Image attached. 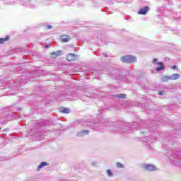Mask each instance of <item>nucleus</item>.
Segmentation results:
<instances>
[{
	"label": "nucleus",
	"instance_id": "1",
	"mask_svg": "<svg viewBox=\"0 0 181 181\" xmlns=\"http://www.w3.org/2000/svg\"><path fill=\"white\" fill-rule=\"evenodd\" d=\"M121 61L123 63H136V58L135 56L126 55L121 58Z\"/></svg>",
	"mask_w": 181,
	"mask_h": 181
},
{
	"label": "nucleus",
	"instance_id": "2",
	"mask_svg": "<svg viewBox=\"0 0 181 181\" xmlns=\"http://www.w3.org/2000/svg\"><path fill=\"white\" fill-rule=\"evenodd\" d=\"M152 63H153V64H155V65L157 64V66H160L156 68V70L157 71H162V70H165V66L163 65V63L158 62L157 58L153 59Z\"/></svg>",
	"mask_w": 181,
	"mask_h": 181
},
{
	"label": "nucleus",
	"instance_id": "3",
	"mask_svg": "<svg viewBox=\"0 0 181 181\" xmlns=\"http://www.w3.org/2000/svg\"><path fill=\"white\" fill-rule=\"evenodd\" d=\"M170 160L172 162L173 165H175V166H180L181 167L180 157L176 156L175 158H170Z\"/></svg>",
	"mask_w": 181,
	"mask_h": 181
},
{
	"label": "nucleus",
	"instance_id": "4",
	"mask_svg": "<svg viewBox=\"0 0 181 181\" xmlns=\"http://www.w3.org/2000/svg\"><path fill=\"white\" fill-rule=\"evenodd\" d=\"M149 12V6L142 7L138 11L139 15H146Z\"/></svg>",
	"mask_w": 181,
	"mask_h": 181
},
{
	"label": "nucleus",
	"instance_id": "5",
	"mask_svg": "<svg viewBox=\"0 0 181 181\" xmlns=\"http://www.w3.org/2000/svg\"><path fill=\"white\" fill-rule=\"evenodd\" d=\"M103 124V118L101 119V120H99L98 123L97 122H93L91 124H88V127H90V128H95L96 129H98V131H101V129H98L97 128H98V127H100V124Z\"/></svg>",
	"mask_w": 181,
	"mask_h": 181
},
{
	"label": "nucleus",
	"instance_id": "6",
	"mask_svg": "<svg viewBox=\"0 0 181 181\" xmlns=\"http://www.w3.org/2000/svg\"><path fill=\"white\" fill-rule=\"evenodd\" d=\"M144 168L146 170H148L150 172H152V170H156V167H155V165H149V164H146L144 166Z\"/></svg>",
	"mask_w": 181,
	"mask_h": 181
},
{
	"label": "nucleus",
	"instance_id": "7",
	"mask_svg": "<svg viewBox=\"0 0 181 181\" xmlns=\"http://www.w3.org/2000/svg\"><path fill=\"white\" fill-rule=\"evenodd\" d=\"M154 139H156H156H159V138H158V136H156V133L152 134V135L151 136V139H150V140H148V141H146V144H147L148 145H151V144H153Z\"/></svg>",
	"mask_w": 181,
	"mask_h": 181
},
{
	"label": "nucleus",
	"instance_id": "8",
	"mask_svg": "<svg viewBox=\"0 0 181 181\" xmlns=\"http://www.w3.org/2000/svg\"><path fill=\"white\" fill-rule=\"evenodd\" d=\"M76 57H77V55L75 54H69L66 56V60H68V62H73V60L76 59Z\"/></svg>",
	"mask_w": 181,
	"mask_h": 181
},
{
	"label": "nucleus",
	"instance_id": "9",
	"mask_svg": "<svg viewBox=\"0 0 181 181\" xmlns=\"http://www.w3.org/2000/svg\"><path fill=\"white\" fill-rule=\"evenodd\" d=\"M125 129L127 130V132H132L134 129H136V127L134 124H130L125 126Z\"/></svg>",
	"mask_w": 181,
	"mask_h": 181
},
{
	"label": "nucleus",
	"instance_id": "10",
	"mask_svg": "<svg viewBox=\"0 0 181 181\" xmlns=\"http://www.w3.org/2000/svg\"><path fill=\"white\" fill-rule=\"evenodd\" d=\"M88 134H90L88 130H82L77 133V136L81 137L84 136V135H88Z\"/></svg>",
	"mask_w": 181,
	"mask_h": 181
},
{
	"label": "nucleus",
	"instance_id": "11",
	"mask_svg": "<svg viewBox=\"0 0 181 181\" xmlns=\"http://www.w3.org/2000/svg\"><path fill=\"white\" fill-rule=\"evenodd\" d=\"M62 42H64V43H67V42L70 41V37L67 35H64L61 37Z\"/></svg>",
	"mask_w": 181,
	"mask_h": 181
},
{
	"label": "nucleus",
	"instance_id": "12",
	"mask_svg": "<svg viewBox=\"0 0 181 181\" xmlns=\"http://www.w3.org/2000/svg\"><path fill=\"white\" fill-rule=\"evenodd\" d=\"M45 166H49V163L47 162L41 163L37 167V170H40V169H42V168H45Z\"/></svg>",
	"mask_w": 181,
	"mask_h": 181
},
{
	"label": "nucleus",
	"instance_id": "13",
	"mask_svg": "<svg viewBox=\"0 0 181 181\" xmlns=\"http://www.w3.org/2000/svg\"><path fill=\"white\" fill-rule=\"evenodd\" d=\"M180 78V74H174L170 76V80H179Z\"/></svg>",
	"mask_w": 181,
	"mask_h": 181
},
{
	"label": "nucleus",
	"instance_id": "14",
	"mask_svg": "<svg viewBox=\"0 0 181 181\" xmlns=\"http://www.w3.org/2000/svg\"><path fill=\"white\" fill-rule=\"evenodd\" d=\"M9 40V36L6 37L5 38H0V45H4L5 42Z\"/></svg>",
	"mask_w": 181,
	"mask_h": 181
},
{
	"label": "nucleus",
	"instance_id": "15",
	"mask_svg": "<svg viewBox=\"0 0 181 181\" xmlns=\"http://www.w3.org/2000/svg\"><path fill=\"white\" fill-rule=\"evenodd\" d=\"M61 112H63L64 114H70V109L67 108V107H65L62 110H60Z\"/></svg>",
	"mask_w": 181,
	"mask_h": 181
},
{
	"label": "nucleus",
	"instance_id": "16",
	"mask_svg": "<svg viewBox=\"0 0 181 181\" xmlns=\"http://www.w3.org/2000/svg\"><path fill=\"white\" fill-rule=\"evenodd\" d=\"M52 57L56 59L57 57V56H60V51H57L56 52H52Z\"/></svg>",
	"mask_w": 181,
	"mask_h": 181
},
{
	"label": "nucleus",
	"instance_id": "17",
	"mask_svg": "<svg viewBox=\"0 0 181 181\" xmlns=\"http://www.w3.org/2000/svg\"><path fill=\"white\" fill-rule=\"evenodd\" d=\"M169 80H171L170 79V76H165L163 77V78H162V81H164L165 83L169 81Z\"/></svg>",
	"mask_w": 181,
	"mask_h": 181
},
{
	"label": "nucleus",
	"instance_id": "18",
	"mask_svg": "<svg viewBox=\"0 0 181 181\" xmlns=\"http://www.w3.org/2000/svg\"><path fill=\"white\" fill-rule=\"evenodd\" d=\"M115 97H117V98H125V97H127V95L124 93H120V94L116 95Z\"/></svg>",
	"mask_w": 181,
	"mask_h": 181
},
{
	"label": "nucleus",
	"instance_id": "19",
	"mask_svg": "<svg viewBox=\"0 0 181 181\" xmlns=\"http://www.w3.org/2000/svg\"><path fill=\"white\" fill-rule=\"evenodd\" d=\"M107 175L109 176V177H112L114 176V174L111 171V170H107Z\"/></svg>",
	"mask_w": 181,
	"mask_h": 181
},
{
	"label": "nucleus",
	"instance_id": "20",
	"mask_svg": "<svg viewBox=\"0 0 181 181\" xmlns=\"http://www.w3.org/2000/svg\"><path fill=\"white\" fill-rule=\"evenodd\" d=\"M117 167L119 168H124V165H122V163H117Z\"/></svg>",
	"mask_w": 181,
	"mask_h": 181
},
{
	"label": "nucleus",
	"instance_id": "21",
	"mask_svg": "<svg viewBox=\"0 0 181 181\" xmlns=\"http://www.w3.org/2000/svg\"><path fill=\"white\" fill-rule=\"evenodd\" d=\"M52 28H53V27L50 25L47 26V29H52Z\"/></svg>",
	"mask_w": 181,
	"mask_h": 181
},
{
	"label": "nucleus",
	"instance_id": "22",
	"mask_svg": "<svg viewBox=\"0 0 181 181\" xmlns=\"http://www.w3.org/2000/svg\"><path fill=\"white\" fill-rule=\"evenodd\" d=\"M172 69L173 70H175V69H177V66L176 65H174V66H172Z\"/></svg>",
	"mask_w": 181,
	"mask_h": 181
},
{
	"label": "nucleus",
	"instance_id": "23",
	"mask_svg": "<svg viewBox=\"0 0 181 181\" xmlns=\"http://www.w3.org/2000/svg\"><path fill=\"white\" fill-rule=\"evenodd\" d=\"M158 94H159V95H163V92L159 91V92H158Z\"/></svg>",
	"mask_w": 181,
	"mask_h": 181
},
{
	"label": "nucleus",
	"instance_id": "24",
	"mask_svg": "<svg viewBox=\"0 0 181 181\" xmlns=\"http://www.w3.org/2000/svg\"><path fill=\"white\" fill-rule=\"evenodd\" d=\"M103 56H105V57H108V54H103Z\"/></svg>",
	"mask_w": 181,
	"mask_h": 181
},
{
	"label": "nucleus",
	"instance_id": "25",
	"mask_svg": "<svg viewBox=\"0 0 181 181\" xmlns=\"http://www.w3.org/2000/svg\"><path fill=\"white\" fill-rule=\"evenodd\" d=\"M45 47H49V45H46Z\"/></svg>",
	"mask_w": 181,
	"mask_h": 181
},
{
	"label": "nucleus",
	"instance_id": "26",
	"mask_svg": "<svg viewBox=\"0 0 181 181\" xmlns=\"http://www.w3.org/2000/svg\"><path fill=\"white\" fill-rule=\"evenodd\" d=\"M93 166H95V163H93Z\"/></svg>",
	"mask_w": 181,
	"mask_h": 181
}]
</instances>
